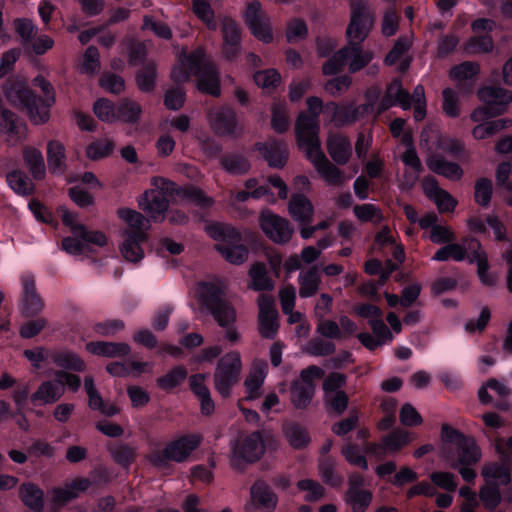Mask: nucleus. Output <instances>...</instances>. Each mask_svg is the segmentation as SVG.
<instances>
[{
	"label": "nucleus",
	"instance_id": "obj_1",
	"mask_svg": "<svg viewBox=\"0 0 512 512\" xmlns=\"http://www.w3.org/2000/svg\"><path fill=\"white\" fill-rule=\"evenodd\" d=\"M441 441L440 456L450 462L452 469L475 465L481 458V451L475 439L464 435L449 424H442Z\"/></svg>",
	"mask_w": 512,
	"mask_h": 512
},
{
	"label": "nucleus",
	"instance_id": "obj_2",
	"mask_svg": "<svg viewBox=\"0 0 512 512\" xmlns=\"http://www.w3.org/2000/svg\"><path fill=\"white\" fill-rule=\"evenodd\" d=\"M200 309L205 308L221 327L234 325L237 319L236 309L226 298L224 288L211 282H200L197 289Z\"/></svg>",
	"mask_w": 512,
	"mask_h": 512
},
{
	"label": "nucleus",
	"instance_id": "obj_3",
	"mask_svg": "<svg viewBox=\"0 0 512 512\" xmlns=\"http://www.w3.org/2000/svg\"><path fill=\"white\" fill-rule=\"evenodd\" d=\"M373 57V52L363 50L361 44L347 43L323 64L322 73L326 76L341 73L349 59L348 71L356 73L365 68L372 61Z\"/></svg>",
	"mask_w": 512,
	"mask_h": 512
},
{
	"label": "nucleus",
	"instance_id": "obj_4",
	"mask_svg": "<svg viewBox=\"0 0 512 512\" xmlns=\"http://www.w3.org/2000/svg\"><path fill=\"white\" fill-rule=\"evenodd\" d=\"M3 92L6 99L12 104L19 103L26 109L30 119L36 124H43L49 119L48 109L39 107V103L44 101L37 97L33 91L23 82L16 80H7L3 85Z\"/></svg>",
	"mask_w": 512,
	"mask_h": 512
},
{
	"label": "nucleus",
	"instance_id": "obj_5",
	"mask_svg": "<svg viewBox=\"0 0 512 512\" xmlns=\"http://www.w3.org/2000/svg\"><path fill=\"white\" fill-rule=\"evenodd\" d=\"M152 185L161 189L162 192L170 198L172 203L188 201L200 208H209L214 204V200L211 197L206 196L202 189L192 184L179 186L169 179L154 177L152 179Z\"/></svg>",
	"mask_w": 512,
	"mask_h": 512
},
{
	"label": "nucleus",
	"instance_id": "obj_6",
	"mask_svg": "<svg viewBox=\"0 0 512 512\" xmlns=\"http://www.w3.org/2000/svg\"><path fill=\"white\" fill-rule=\"evenodd\" d=\"M242 363L238 352H229L222 356L214 372V387L223 398H229L232 388L240 380Z\"/></svg>",
	"mask_w": 512,
	"mask_h": 512
},
{
	"label": "nucleus",
	"instance_id": "obj_7",
	"mask_svg": "<svg viewBox=\"0 0 512 512\" xmlns=\"http://www.w3.org/2000/svg\"><path fill=\"white\" fill-rule=\"evenodd\" d=\"M199 444V436H184L168 443L162 451L152 452L148 459L155 467L163 468L168 461H184Z\"/></svg>",
	"mask_w": 512,
	"mask_h": 512
},
{
	"label": "nucleus",
	"instance_id": "obj_8",
	"mask_svg": "<svg viewBox=\"0 0 512 512\" xmlns=\"http://www.w3.org/2000/svg\"><path fill=\"white\" fill-rule=\"evenodd\" d=\"M351 19L346 29L347 43L361 44L369 35L374 24V15L369 11L364 0L351 4Z\"/></svg>",
	"mask_w": 512,
	"mask_h": 512
},
{
	"label": "nucleus",
	"instance_id": "obj_9",
	"mask_svg": "<svg viewBox=\"0 0 512 512\" xmlns=\"http://www.w3.org/2000/svg\"><path fill=\"white\" fill-rule=\"evenodd\" d=\"M318 119L300 112L295 123V134L297 145L301 148L306 145V156L311 159L313 152L321 149V142L318 136Z\"/></svg>",
	"mask_w": 512,
	"mask_h": 512
},
{
	"label": "nucleus",
	"instance_id": "obj_10",
	"mask_svg": "<svg viewBox=\"0 0 512 512\" xmlns=\"http://www.w3.org/2000/svg\"><path fill=\"white\" fill-rule=\"evenodd\" d=\"M259 225L265 235L277 244L289 242L294 232L286 218L280 217L269 210H263L260 213Z\"/></svg>",
	"mask_w": 512,
	"mask_h": 512
},
{
	"label": "nucleus",
	"instance_id": "obj_11",
	"mask_svg": "<svg viewBox=\"0 0 512 512\" xmlns=\"http://www.w3.org/2000/svg\"><path fill=\"white\" fill-rule=\"evenodd\" d=\"M244 21L258 40L264 43L272 42L273 33L269 18L262 11L261 3L258 0L248 3L244 13Z\"/></svg>",
	"mask_w": 512,
	"mask_h": 512
},
{
	"label": "nucleus",
	"instance_id": "obj_12",
	"mask_svg": "<svg viewBox=\"0 0 512 512\" xmlns=\"http://www.w3.org/2000/svg\"><path fill=\"white\" fill-rule=\"evenodd\" d=\"M222 47L221 53L227 61H234L241 52V28L230 17H224L221 23Z\"/></svg>",
	"mask_w": 512,
	"mask_h": 512
},
{
	"label": "nucleus",
	"instance_id": "obj_13",
	"mask_svg": "<svg viewBox=\"0 0 512 512\" xmlns=\"http://www.w3.org/2000/svg\"><path fill=\"white\" fill-rule=\"evenodd\" d=\"M210 121L213 131L219 136L237 138L242 133V129L238 128L236 112L229 106L211 112Z\"/></svg>",
	"mask_w": 512,
	"mask_h": 512
},
{
	"label": "nucleus",
	"instance_id": "obj_14",
	"mask_svg": "<svg viewBox=\"0 0 512 512\" xmlns=\"http://www.w3.org/2000/svg\"><path fill=\"white\" fill-rule=\"evenodd\" d=\"M254 148L259 151L270 167L282 169L287 164L289 151L284 141L269 138L265 142L255 143Z\"/></svg>",
	"mask_w": 512,
	"mask_h": 512
},
{
	"label": "nucleus",
	"instance_id": "obj_15",
	"mask_svg": "<svg viewBox=\"0 0 512 512\" xmlns=\"http://www.w3.org/2000/svg\"><path fill=\"white\" fill-rule=\"evenodd\" d=\"M169 202L170 198L161 189L155 187L143 194L139 206L150 215L152 220H157L159 217L163 220V214L168 210Z\"/></svg>",
	"mask_w": 512,
	"mask_h": 512
},
{
	"label": "nucleus",
	"instance_id": "obj_16",
	"mask_svg": "<svg viewBox=\"0 0 512 512\" xmlns=\"http://www.w3.org/2000/svg\"><path fill=\"white\" fill-rule=\"evenodd\" d=\"M250 501L254 507L271 512L277 507L278 497L265 480L257 479L250 487Z\"/></svg>",
	"mask_w": 512,
	"mask_h": 512
},
{
	"label": "nucleus",
	"instance_id": "obj_17",
	"mask_svg": "<svg viewBox=\"0 0 512 512\" xmlns=\"http://www.w3.org/2000/svg\"><path fill=\"white\" fill-rule=\"evenodd\" d=\"M124 241L120 246L123 258L131 263H138L144 257L141 244L147 242L148 234L144 231H123Z\"/></svg>",
	"mask_w": 512,
	"mask_h": 512
},
{
	"label": "nucleus",
	"instance_id": "obj_18",
	"mask_svg": "<svg viewBox=\"0 0 512 512\" xmlns=\"http://www.w3.org/2000/svg\"><path fill=\"white\" fill-rule=\"evenodd\" d=\"M480 101L495 111H501V115L507 111L508 105L512 102V91L502 87L486 86L477 91Z\"/></svg>",
	"mask_w": 512,
	"mask_h": 512
},
{
	"label": "nucleus",
	"instance_id": "obj_19",
	"mask_svg": "<svg viewBox=\"0 0 512 512\" xmlns=\"http://www.w3.org/2000/svg\"><path fill=\"white\" fill-rule=\"evenodd\" d=\"M265 447L259 431L246 436L237 446L236 453L246 462L254 463L264 454Z\"/></svg>",
	"mask_w": 512,
	"mask_h": 512
},
{
	"label": "nucleus",
	"instance_id": "obj_20",
	"mask_svg": "<svg viewBox=\"0 0 512 512\" xmlns=\"http://www.w3.org/2000/svg\"><path fill=\"white\" fill-rule=\"evenodd\" d=\"M288 211L291 217L299 222L301 226H306L312 222L314 207L304 194L294 193L291 195Z\"/></svg>",
	"mask_w": 512,
	"mask_h": 512
},
{
	"label": "nucleus",
	"instance_id": "obj_21",
	"mask_svg": "<svg viewBox=\"0 0 512 512\" xmlns=\"http://www.w3.org/2000/svg\"><path fill=\"white\" fill-rule=\"evenodd\" d=\"M328 154L338 165H345L352 155L349 139L341 134H329L326 142Z\"/></svg>",
	"mask_w": 512,
	"mask_h": 512
},
{
	"label": "nucleus",
	"instance_id": "obj_22",
	"mask_svg": "<svg viewBox=\"0 0 512 512\" xmlns=\"http://www.w3.org/2000/svg\"><path fill=\"white\" fill-rule=\"evenodd\" d=\"M197 77L198 80L196 87L200 92L212 95L214 97L220 96V76L219 71L214 63L206 64L204 66L203 72Z\"/></svg>",
	"mask_w": 512,
	"mask_h": 512
},
{
	"label": "nucleus",
	"instance_id": "obj_23",
	"mask_svg": "<svg viewBox=\"0 0 512 512\" xmlns=\"http://www.w3.org/2000/svg\"><path fill=\"white\" fill-rule=\"evenodd\" d=\"M312 163L317 172L327 182L336 186L342 184V171L329 161L322 149L315 152V156L312 158Z\"/></svg>",
	"mask_w": 512,
	"mask_h": 512
},
{
	"label": "nucleus",
	"instance_id": "obj_24",
	"mask_svg": "<svg viewBox=\"0 0 512 512\" xmlns=\"http://www.w3.org/2000/svg\"><path fill=\"white\" fill-rule=\"evenodd\" d=\"M428 168L450 180H460L463 176V169L455 162H450L439 155H432L427 159Z\"/></svg>",
	"mask_w": 512,
	"mask_h": 512
},
{
	"label": "nucleus",
	"instance_id": "obj_25",
	"mask_svg": "<svg viewBox=\"0 0 512 512\" xmlns=\"http://www.w3.org/2000/svg\"><path fill=\"white\" fill-rule=\"evenodd\" d=\"M19 496L29 509L34 512H42L44 508V492L32 482L22 483L19 487Z\"/></svg>",
	"mask_w": 512,
	"mask_h": 512
},
{
	"label": "nucleus",
	"instance_id": "obj_26",
	"mask_svg": "<svg viewBox=\"0 0 512 512\" xmlns=\"http://www.w3.org/2000/svg\"><path fill=\"white\" fill-rule=\"evenodd\" d=\"M290 400L295 409H306L314 396L315 384H301L299 380H294L290 385Z\"/></svg>",
	"mask_w": 512,
	"mask_h": 512
},
{
	"label": "nucleus",
	"instance_id": "obj_27",
	"mask_svg": "<svg viewBox=\"0 0 512 512\" xmlns=\"http://www.w3.org/2000/svg\"><path fill=\"white\" fill-rule=\"evenodd\" d=\"M86 349L94 355L109 358L126 356L130 353V346L126 343L105 341L89 342L86 345Z\"/></svg>",
	"mask_w": 512,
	"mask_h": 512
},
{
	"label": "nucleus",
	"instance_id": "obj_28",
	"mask_svg": "<svg viewBox=\"0 0 512 512\" xmlns=\"http://www.w3.org/2000/svg\"><path fill=\"white\" fill-rule=\"evenodd\" d=\"M22 154L24 163L32 177L35 180L44 179L46 175V169L41 152L34 147L26 146L23 148Z\"/></svg>",
	"mask_w": 512,
	"mask_h": 512
},
{
	"label": "nucleus",
	"instance_id": "obj_29",
	"mask_svg": "<svg viewBox=\"0 0 512 512\" xmlns=\"http://www.w3.org/2000/svg\"><path fill=\"white\" fill-rule=\"evenodd\" d=\"M251 283L249 288L255 291H271L274 288V282L268 277L267 269L263 262L254 263L248 272Z\"/></svg>",
	"mask_w": 512,
	"mask_h": 512
},
{
	"label": "nucleus",
	"instance_id": "obj_30",
	"mask_svg": "<svg viewBox=\"0 0 512 512\" xmlns=\"http://www.w3.org/2000/svg\"><path fill=\"white\" fill-rule=\"evenodd\" d=\"M65 157V147L62 143L57 140L48 142L47 161L51 173H64L66 170Z\"/></svg>",
	"mask_w": 512,
	"mask_h": 512
},
{
	"label": "nucleus",
	"instance_id": "obj_31",
	"mask_svg": "<svg viewBox=\"0 0 512 512\" xmlns=\"http://www.w3.org/2000/svg\"><path fill=\"white\" fill-rule=\"evenodd\" d=\"M141 114V106L129 98H123L116 108V120L118 119L128 124L138 123Z\"/></svg>",
	"mask_w": 512,
	"mask_h": 512
},
{
	"label": "nucleus",
	"instance_id": "obj_32",
	"mask_svg": "<svg viewBox=\"0 0 512 512\" xmlns=\"http://www.w3.org/2000/svg\"><path fill=\"white\" fill-rule=\"evenodd\" d=\"M214 248L227 262L233 265L243 264L249 256L248 248L240 243L235 245L216 244Z\"/></svg>",
	"mask_w": 512,
	"mask_h": 512
},
{
	"label": "nucleus",
	"instance_id": "obj_33",
	"mask_svg": "<svg viewBox=\"0 0 512 512\" xmlns=\"http://www.w3.org/2000/svg\"><path fill=\"white\" fill-rule=\"evenodd\" d=\"M180 57L184 61L187 70H189V74L199 76L206 64H213V62L206 59L205 49L203 47H198L190 54H186L182 52Z\"/></svg>",
	"mask_w": 512,
	"mask_h": 512
},
{
	"label": "nucleus",
	"instance_id": "obj_34",
	"mask_svg": "<svg viewBox=\"0 0 512 512\" xmlns=\"http://www.w3.org/2000/svg\"><path fill=\"white\" fill-rule=\"evenodd\" d=\"M433 186V192L427 195L433 198L440 213L451 212L455 209L457 201L445 190L438 186L437 180L433 177L427 178Z\"/></svg>",
	"mask_w": 512,
	"mask_h": 512
},
{
	"label": "nucleus",
	"instance_id": "obj_35",
	"mask_svg": "<svg viewBox=\"0 0 512 512\" xmlns=\"http://www.w3.org/2000/svg\"><path fill=\"white\" fill-rule=\"evenodd\" d=\"M222 168L231 174H245L250 168V161L238 153H228L220 158Z\"/></svg>",
	"mask_w": 512,
	"mask_h": 512
},
{
	"label": "nucleus",
	"instance_id": "obj_36",
	"mask_svg": "<svg viewBox=\"0 0 512 512\" xmlns=\"http://www.w3.org/2000/svg\"><path fill=\"white\" fill-rule=\"evenodd\" d=\"M10 187L18 194L31 195L35 191V185L24 171L13 170L6 175Z\"/></svg>",
	"mask_w": 512,
	"mask_h": 512
},
{
	"label": "nucleus",
	"instance_id": "obj_37",
	"mask_svg": "<svg viewBox=\"0 0 512 512\" xmlns=\"http://www.w3.org/2000/svg\"><path fill=\"white\" fill-rule=\"evenodd\" d=\"M283 431L287 441L294 449H303L310 442L307 429L298 423L285 425Z\"/></svg>",
	"mask_w": 512,
	"mask_h": 512
},
{
	"label": "nucleus",
	"instance_id": "obj_38",
	"mask_svg": "<svg viewBox=\"0 0 512 512\" xmlns=\"http://www.w3.org/2000/svg\"><path fill=\"white\" fill-rule=\"evenodd\" d=\"M156 64L154 62L146 63L142 69L137 71L135 80L139 90L143 92H152L156 84Z\"/></svg>",
	"mask_w": 512,
	"mask_h": 512
},
{
	"label": "nucleus",
	"instance_id": "obj_39",
	"mask_svg": "<svg viewBox=\"0 0 512 512\" xmlns=\"http://www.w3.org/2000/svg\"><path fill=\"white\" fill-rule=\"evenodd\" d=\"M479 498L489 511H494L501 502V493L498 482H488L481 487Z\"/></svg>",
	"mask_w": 512,
	"mask_h": 512
},
{
	"label": "nucleus",
	"instance_id": "obj_40",
	"mask_svg": "<svg viewBox=\"0 0 512 512\" xmlns=\"http://www.w3.org/2000/svg\"><path fill=\"white\" fill-rule=\"evenodd\" d=\"M118 215L122 218L128 225L129 229H125L124 231H144L150 228L149 220L145 218L140 212H137L132 209L124 208L118 210Z\"/></svg>",
	"mask_w": 512,
	"mask_h": 512
},
{
	"label": "nucleus",
	"instance_id": "obj_41",
	"mask_svg": "<svg viewBox=\"0 0 512 512\" xmlns=\"http://www.w3.org/2000/svg\"><path fill=\"white\" fill-rule=\"evenodd\" d=\"M372 492L369 490H347L344 499L352 507V512H365L372 501Z\"/></svg>",
	"mask_w": 512,
	"mask_h": 512
},
{
	"label": "nucleus",
	"instance_id": "obj_42",
	"mask_svg": "<svg viewBox=\"0 0 512 512\" xmlns=\"http://www.w3.org/2000/svg\"><path fill=\"white\" fill-rule=\"evenodd\" d=\"M481 475L486 483L496 482L495 479H500V484L508 485L511 481L510 468L502 467L496 462L485 464L482 467Z\"/></svg>",
	"mask_w": 512,
	"mask_h": 512
},
{
	"label": "nucleus",
	"instance_id": "obj_43",
	"mask_svg": "<svg viewBox=\"0 0 512 512\" xmlns=\"http://www.w3.org/2000/svg\"><path fill=\"white\" fill-rule=\"evenodd\" d=\"M320 284V276L317 266H312L301 277L299 294L301 297H310L317 293Z\"/></svg>",
	"mask_w": 512,
	"mask_h": 512
},
{
	"label": "nucleus",
	"instance_id": "obj_44",
	"mask_svg": "<svg viewBox=\"0 0 512 512\" xmlns=\"http://www.w3.org/2000/svg\"><path fill=\"white\" fill-rule=\"evenodd\" d=\"M54 363L63 369L82 372L86 369L85 362L75 353L61 352L52 356Z\"/></svg>",
	"mask_w": 512,
	"mask_h": 512
},
{
	"label": "nucleus",
	"instance_id": "obj_45",
	"mask_svg": "<svg viewBox=\"0 0 512 512\" xmlns=\"http://www.w3.org/2000/svg\"><path fill=\"white\" fill-rule=\"evenodd\" d=\"M411 435L412 434L406 430L393 429L389 434L383 437V445L390 451H398L414 439Z\"/></svg>",
	"mask_w": 512,
	"mask_h": 512
},
{
	"label": "nucleus",
	"instance_id": "obj_46",
	"mask_svg": "<svg viewBox=\"0 0 512 512\" xmlns=\"http://www.w3.org/2000/svg\"><path fill=\"white\" fill-rule=\"evenodd\" d=\"M343 114L342 120H340V127L353 123L360 118L372 113L373 104L372 102L364 103L359 105L358 107H353L352 105L343 106Z\"/></svg>",
	"mask_w": 512,
	"mask_h": 512
},
{
	"label": "nucleus",
	"instance_id": "obj_47",
	"mask_svg": "<svg viewBox=\"0 0 512 512\" xmlns=\"http://www.w3.org/2000/svg\"><path fill=\"white\" fill-rule=\"evenodd\" d=\"M254 82L262 89H275L281 82V76L275 69L257 71L253 75Z\"/></svg>",
	"mask_w": 512,
	"mask_h": 512
},
{
	"label": "nucleus",
	"instance_id": "obj_48",
	"mask_svg": "<svg viewBox=\"0 0 512 512\" xmlns=\"http://www.w3.org/2000/svg\"><path fill=\"white\" fill-rule=\"evenodd\" d=\"M466 253L467 251L463 246L452 242L440 248L433 256V260L446 261L453 258L456 261H462L465 259Z\"/></svg>",
	"mask_w": 512,
	"mask_h": 512
},
{
	"label": "nucleus",
	"instance_id": "obj_49",
	"mask_svg": "<svg viewBox=\"0 0 512 512\" xmlns=\"http://www.w3.org/2000/svg\"><path fill=\"white\" fill-rule=\"evenodd\" d=\"M93 112L97 118L104 122L116 120V108L114 103L106 98H99L93 105Z\"/></svg>",
	"mask_w": 512,
	"mask_h": 512
},
{
	"label": "nucleus",
	"instance_id": "obj_50",
	"mask_svg": "<svg viewBox=\"0 0 512 512\" xmlns=\"http://www.w3.org/2000/svg\"><path fill=\"white\" fill-rule=\"evenodd\" d=\"M187 377V370L183 366L174 367L169 373L157 379L162 389H173Z\"/></svg>",
	"mask_w": 512,
	"mask_h": 512
},
{
	"label": "nucleus",
	"instance_id": "obj_51",
	"mask_svg": "<svg viewBox=\"0 0 512 512\" xmlns=\"http://www.w3.org/2000/svg\"><path fill=\"white\" fill-rule=\"evenodd\" d=\"M479 71L480 67L478 63L465 61L451 68L450 77L458 81L469 80L476 76Z\"/></svg>",
	"mask_w": 512,
	"mask_h": 512
},
{
	"label": "nucleus",
	"instance_id": "obj_52",
	"mask_svg": "<svg viewBox=\"0 0 512 512\" xmlns=\"http://www.w3.org/2000/svg\"><path fill=\"white\" fill-rule=\"evenodd\" d=\"M494 48V43L489 35L475 36L464 45L467 53H488Z\"/></svg>",
	"mask_w": 512,
	"mask_h": 512
},
{
	"label": "nucleus",
	"instance_id": "obj_53",
	"mask_svg": "<svg viewBox=\"0 0 512 512\" xmlns=\"http://www.w3.org/2000/svg\"><path fill=\"white\" fill-rule=\"evenodd\" d=\"M271 126L277 133H284L289 128L288 114L285 106L282 104H273Z\"/></svg>",
	"mask_w": 512,
	"mask_h": 512
},
{
	"label": "nucleus",
	"instance_id": "obj_54",
	"mask_svg": "<svg viewBox=\"0 0 512 512\" xmlns=\"http://www.w3.org/2000/svg\"><path fill=\"white\" fill-rule=\"evenodd\" d=\"M109 451L114 461L123 467H128L135 460V449L127 444L110 447Z\"/></svg>",
	"mask_w": 512,
	"mask_h": 512
},
{
	"label": "nucleus",
	"instance_id": "obj_55",
	"mask_svg": "<svg viewBox=\"0 0 512 512\" xmlns=\"http://www.w3.org/2000/svg\"><path fill=\"white\" fill-rule=\"evenodd\" d=\"M43 307L41 298L36 294L34 284L25 287L24 308L27 316H35Z\"/></svg>",
	"mask_w": 512,
	"mask_h": 512
},
{
	"label": "nucleus",
	"instance_id": "obj_56",
	"mask_svg": "<svg viewBox=\"0 0 512 512\" xmlns=\"http://www.w3.org/2000/svg\"><path fill=\"white\" fill-rule=\"evenodd\" d=\"M493 192L492 182L488 178H479L475 183V201L483 207L489 205Z\"/></svg>",
	"mask_w": 512,
	"mask_h": 512
},
{
	"label": "nucleus",
	"instance_id": "obj_57",
	"mask_svg": "<svg viewBox=\"0 0 512 512\" xmlns=\"http://www.w3.org/2000/svg\"><path fill=\"white\" fill-rule=\"evenodd\" d=\"M336 346L333 342L321 338H313L308 342L305 351L314 356H328L335 352Z\"/></svg>",
	"mask_w": 512,
	"mask_h": 512
},
{
	"label": "nucleus",
	"instance_id": "obj_58",
	"mask_svg": "<svg viewBox=\"0 0 512 512\" xmlns=\"http://www.w3.org/2000/svg\"><path fill=\"white\" fill-rule=\"evenodd\" d=\"M297 487L302 491H309V494L306 496V500L310 502L318 501L325 496L324 487L312 479H303L298 481Z\"/></svg>",
	"mask_w": 512,
	"mask_h": 512
},
{
	"label": "nucleus",
	"instance_id": "obj_59",
	"mask_svg": "<svg viewBox=\"0 0 512 512\" xmlns=\"http://www.w3.org/2000/svg\"><path fill=\"white\" fill-rule=\"evenodd\" d=\"M73 234L80 237L86 243L104 246L107 244L106 236L100 231H88L84 225L73 227Z\"/></svg>",
	"mask_w": 512,
	"mask_h": 512
},
{
	"label": "nucleus",
	"instance_id": "obj_60",
	"mask_svg": "<svg viewBox=\"0 0 512 512\" xmlns=\"http://www.w3.org/2000/svg\"><path fill=\"white\" fill-rule=\"evenodd\" d=\"M308 35V28L303 19L294 18L290 20L286 26L285 36L288 42H292L295 38L305 39Z\"/></svg>",
	"mask_w": 512,
	"mask_h": 512
},
{
	"label": "nucleus",
	"instance_id": "obj_61",
	"mask_svg": "<svg viewBox=\"0 0 512 512\" xmlns=\"http://www.w3.org/2000/svg\"><path fill=\"white\" fill-rule=\"evenodd\" d=\"M411 47V41L408 37L398 38L392 49L386 55L384 62L386 65H393L396 61Z\"/></svg>",
	"mask_w": 512,
	"mask_h": 512
},
{
	"label": "nucleus",
	"instance_id": "obj_62",
	"mask_svg": "<svg viewBox=\"0 0 512 512\" xmlns=\"http://www.w3.org/2000/svg\"><path fill=\"white\" fill-rule=\"evenodd\" d=\"M58 387L47 381L41 384L38 390L31 396L32 400H42L45 403H53L59 399Z\"/></svg>",
	"mask_w": 512,
	"mask_h": 512
},
{
	"label": "nucleus",
	"instance_id": "obj_63",
	"mask_svg": "<svg viewBox=\"0 0 512 512\" xmlns=\"http://www.w3.org/2000/svg\"><path fill=\"white\" fill-rule=\"evenodd\" d=\"M99 85L113 94H120L125 88L124 79L112 73H104L99 79Z\"/></svg>",
	"mask_w": 512,
	"mask_h": 512
},
{
	"label": "nucleus",
	"instance_id": "obj_64",
	"mask_svg": "<svg viewBox=\"0 0 512 512\" xmlns=\"http://www.w3.org/2000/svg\"><path fill=\"white\" fill-rule=\"evenodd\" d=\"M185 103V91L181 87L172 88L164 95V104L169 110H179Z\"/></svg>",
	"mask_w": 512,
	"mask_h": 512
}]
</instances>
